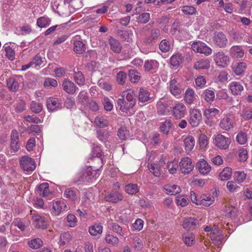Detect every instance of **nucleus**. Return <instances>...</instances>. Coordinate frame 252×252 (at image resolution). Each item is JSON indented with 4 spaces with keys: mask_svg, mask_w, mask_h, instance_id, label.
I'll return each instance as SVG.
<instances>
[{
    "mask_svg": "<svg viewBox=\"0 0 252 252\" xmlns=\"http://www.w3.org/2000/svg\"><path fill=\"white\" fill-rule=\"evenodd\" d=\"M10 148L13 152L18 151L20 147V143L18 132L16 130H13L10 135Z\"/></svg>",
    "mask_w": 252,
    "mask_h": 252,
    "instance_id": "obj_17",
    "label": "nucleus"
},
{
    "mask_svg": "<svg viewBox=\"0 0 252 252\" xmlns=\"http://www.w3.org/2000/svg\"><path fill=\"white\" fill-rule=\"evenodd\" d=\"M214 60L218 66L222 67H226L229 63V58L225 55L222 51L216 53Z\"/></svg>",
    "mask_w": 252,
    "mask_h": 252,
    "instance_id": "obj_14",
    "label": "nucleus"
},
{
    "mask_svg": "<svg viewBox=\"0 0 252 252\" xmlns=\"http://www.w3.org/2000/svg\"><path fill=\"white\" fill-rule=\"evenodd\" d=\"M22 77L19 76H14L7 80V87L12 92H17L20 86Z\"/></svg>",
    "mask_w": 252,
    "mask_h": 252,
    "instance_id": "obj_12",
    "label": "nucleus"
},
{
    "mask_svg": "<svg viewBox=\"0 0 252 252\" xmlns=\"http://www.w3.org/2000/svg\"><path fill=\"white\" fill-rule=\"evenodd\" d=\"M96 136L99 140L103 142L107 141L109 137V132L106 130L99 129L96 131Z\"/></svg>",
    "mask_w": 252,
    "mask_h": 252,
    "instance_id": "obj_45",
    "label": "nucleus"
},
{
    "mask_svg": "<svg viewBox=\"0 0 252 252\" xmlns=\"http://www.w3.org/2000/svg\"><path fill=\"white\" fill-rule=\"evenodd\" d=\"M214 202V198H212L210 195L202 194L200 197V205H203L205 206H209Z\"/></svg>",
    "mask_w": 252,
    "mask_h": 252,
    "instance_id": "obj_34",
    "label": "nucleus"
},
{
    "mask_svg": "<svg viewBox=\"0 0 252 252\" xmlns=\"http://www.w3.org/2000/svg\"><path fill=\"white\" fill-rule=\"evenodd\" d=\"M104 198L106 201L117 203L123 199L124 196L122 193L118 191H113L106 195Z\"/></svg>",
    "mask_w": 252,
    "mask_h": 252,
    "instance_id": "obj_21",
    "label": "nucleus"
},
{
    "mask_svg": "<svg viewBox=\"0 0 252 252\" xmlns=\"http://www.w3.org/2000/svg\"><path fill=\"white\" fill-rule=\"evenodd\" d=\"M234 118L232 115L229 114L225 116L220 120V126L225 130H230L234 127Z\"/></svg>",
    "mask_w": 252,
    "mask_h": 252,
    "instance_id": "obj_13",
    "label": "nucleus"
},
{
    "mask_svg": "<svg viewBox=\"0 0 252 252\" xmlns=\"http://www.w3.org/2000/svg\"><path fill=\"white\" fill-rule=\"evenodd\" d=\"M195 99V95L194 91L188 88L185 92L184 100L187 104L191 105Z\"/></svg>",
    "mask_w": 252,
    "mask_h": 252,
    "instance_id": "obj_33",
    "label": "nucleus"
},
{
    "mask_svg": "<svg viewBox=\"0 0 252 252\" xmlns=\"http://www.w3.org/2000/svg\"><path fill=\"white\" fill-rule=\"evenodd\" d=\"M128 76L130 81L133 83L137 82L141 78L140 73L134 69L129 70Z\"/></svg>",
    "mask_w": 252,
    "mask_h": 252,
    "instance_id": "obj_44",
    "label": "nucleus"
},
{
    "mask_svg": "<svg viewBox=\"0 0 252 252\" xmlns=\"http://www.w3.org/2000/svg\"><path fill=\"white\" fill-rule=\"evenodd\" d=\"M185 149L187 151H190L194 146V139L192 136H188L184 140Z\"/></svg>",
    "mask_w": 252,
    "mask_h": 252,
    "instance_id": "obj_42",
    "label": "nucleus"
},
{
    "mask_svg": "<svg viewBox=\"0 0 252 252\" xmlns=\"http://www.w3.org/2000/svg\"><path fill=\"white\" fill-rule=\"evenodd\" d=\"M189 122L192 127L197 126L202 122V115L197 109H190L189 111Z\"/></svg>",
    "mask_w": 252,
    "mask_h": 252,
    "instance_id": "obj_5",
    "label": "nucleus"
},
{
    "mask_svg": "<svg viewBox=\"0 0 252 252\" xmlns=\"http://www.w3.org/2000/svg\"><path fill=\"white\" fill-rule=\"evenodd\" d=\"M73 45V51L77 54L83 53L86 49V45L80 40L74 41Z\"/></svg>",
    "mask_w": 252,
    "mask_h": 252,
    "instance_id": "obj_32",
    "label": "nucleus"
},
{
    "mask_svg": "<svg viewBox=\"0 0 252 252\" xmlns=\"http://www.w3.org/2000/svg\"><path fill=\"white\" fill-rule=\"evenodd\" d=\"M229 55L233 58H242L244 55V50L240 45H234L229 49Z\"/></svg>",
    "mask_w": 252,
    "mask_h": 252,
    "instance_id": "obj_22",
    "label": "nucleus"
},
{
    "mask_svg": "<svg viewBox=\"0 0 252 252\" xmlns=\"http://www.w3.org/2000/svg\"><path fill=\"white\" fill-rule=\"evenodd\" d=\"M231 168L229 167H225L220 173L219 176L221 180H227L231 177Z\"/></svg>",
    "mask_w": 252,
    "mask_h": 252,
    "instance_id": "obj_50",
    "label": "nucleus"
},
{
    "mask_svg": "<svg viewBox=\"0 0 252 252\" xmlns=\"http://www.w3.org/2000/svg\"><path fill=\"white\" fill-rule=\"evenodd\" d=\"M150 93L146 90L141 88L139 91V100L142 102L148 101L150 99Z\"/></svg>",
    "mask_w": 252,
    "mask_h": 252,
    "instance_id": "obj_40",
    "label": "nucleus"
},
{
    "mask_svg": "<svg viewBox=\"0 0 252 252\" xmlns=\"http://www.w3.org/2000/svg\"><path fill=\"white\" fill-rule=\"evenodd\" d=\"M203 99L207 102L211 103L215 99V92L209 89H206L202 94Z\"/></svg>",
    "mask_w": 252,
    "mask_h": 252,
    "instance_id": "obj_36",
    "label": "nucleus"
},
{
    "mask_svg": "<svg viewBox=\"0 0 252 252\" xmlns=\"http://www.w3.org/2000/svg\"><path fill=\"white\" fill-rule=\"evenodd\" d=\"M170 93L174 96L179 95L182 91V86L175 78L171 79L169 82Z\"/></svg>",
    "mask_w": 252,
    "mask_h": 252,
    "instance_id": "obj_16",
    "label": "nucleus"
},
{
    "mask_svg": "<svg viewBox=\"0 0 252 252\" xmlns=\"http://www.w3.org/2000/svg\"><path fill=\"white\" fill-rule=\"evenodd\" d=\"M150 19V14L148 12H144L140 14L137 18L136 21L139 24H146Z\"/></svg>",
    "mask_w": 252,
    "mask_h": 252,
    "instance_id": "obj_47",
    "label": "nucleus"
},
{
    "mask_svg": "<svg viewBox=\"0 0 252 252\" xmlns=\"http://www.w3.org/2000/svg\"><path fill=\"white\" fill-rule=\"evenodd\" d=\"M182 12L188 15H193L196 13V8L192 6L185 5L183 6L182 8Z\"/></svg>",
    "mask_w": 252,
    "mask_h": 252,
    "instance_id": "obj_60",
    "label": "nucleus"
},
{
    "mask_svg": "<svg viewBox=\"0 0 252 252\" xmlns=\"http://www.w3.org/2000/svg\"><path fill=\"white\" fill-rule=\"evenodd\" d=\"M36 192L42 197H47L50 193L49 184L47 183L41 184L38 187Z\"/></svg>",
    "mask_w": 252,
    "mask_h": 252,
    "instance_id": "obj_30",
    "label": "nucleus"
},
{
    "mask_svg": "<svg viewBox=\"0 0 252 252\" xmlns=\"http://www.w3.org/2000/svg\"><path fill=\"white\" fill-rule=\"evenodd\" d=\"M231 143V139L221 134L217 135L215 138V144L216 146L220 149L225 150L227 149Z\"/></svg>",
    "mask_w": 252,
    "mask_h": 252,
    "instance_id": "obj_9",
    "label": "nucleus"
},
{
    "mask_svg": "<svg viewBox=\"0 0 252 252\" xmlns=\"http://www.w3.org/2000/svg\"><path fill=\"white\" fill-rule=\"evenodd\" d=\"M108 43L110 49L116 54H120L122 50V46L120 42L112 36L108 37Z\"/></svg>",
    "mask_w": 252,
    "mask_h": 252,
    "instance_id": "obj_23",
    "label": "nucleus"
},
{
    "mask_svg": "<svg viewBox=\"0 0 252 252\" xmlns=\"http://www.w3.org/2000/svg\"><path fill=\"white\" fill-rule=\"evenodd\" d=\"M92 153L94 156H95L90 158V160H94V158H100L103 163L102 157L103 156L101 147L98 146H94L93 148Z\"/></svg>",
    "mask_w": 252,
    "mask_h": 252,
    "instance_id": "obj_48",
    "label": "nucleus"
},
{
    "mask_svg": "<svg viewBox=\"0 0 252 252\" xmlns=\"http://www.w3.org/2000/svg\"><path fill=\"white\" fill-rule=\"evenodd\" d=\"M195 85L197 87L202 88L206 83L205 78L203 76H199L195 79Z\"/></svg>",
    "mask_w": 252,
    "mask_h": 252,
    "instance_id": "obj_63",
    "label": "nucleus"
},
{
    "mask_svg": "<svg viewBox=\"0 0 252 252\" xmlns=\"http://www.w3.org/2000/svg\"><path fill=\"white\" fill-rule=\"evenodd\" d=\"M32 220L35 227L38 228L46 229L49 225L48 218L36 213L32 214Z\"/></svg>",
    "mask_w": 252,
    "mask_h": 252,
    "instance_id": "obj_8",
    "label": "nucleus"
},
{
    "mask_svg": "<svg viewBox=\"0 0 252 252\" xmlns=\"http://www.w3.org/2000/svg\"><path fill=\"white\" fill-rule=\"evenodd\" d=\"M43 245V242L41 239L36 238L31 240L29 242V246L33 249H37Z\"/></svg>",
    "mask_w": 252,
    "mask_h": 252,
    "instance_id": "obj_57",
    "label": "nucleus"
},
{
    "mask_svg": "<svg viewBox=\"0 0 252 252\" xmlns=\"http://www.w3.org/2000/svg\"><path fill=\"white\" fill-rule=\"evenodd\" d=\"M105 240L109 245L112 246L117 245L119 242V240L117 237H115L111 234H108L106 235L105 238Z\"/></svg>",
    "mask_w": 252,
    "mask_h": 252,
    "instance_id": "obj_56",
    "label": "nucleus"
},
{
    "mask_svg": "<svg viewBox=\"0 0 252 252\" xmlns=\"http://www.w3.org/2000/svg\"><path fill=\"white\" fill-rule=\"evenodd\" d=\"M245 34L244 32L238 31H233L231 34L233 39L240 43L243 39Z\"/></svg>",
    "mask_w": 252,
    "mask_h": 252,
    "instance_id": "obj_53",
    "label": "nucleus"
},
{
    "mask_svg": "<svg viewBox=\"0 0 252 252\" xmlns=\"http://www.w3.org/2000/svg\"><path fill=\"white\" fill-rule=\"evenodd\" d=\"M210 238L216 245H220L222 243L223 235L220 230H212L210 233Z\"/></svg>",
    "mask_w": 252,
    "mask_h": 252,
    "instance_id": "obj_26",
    "label": "nucleus"
},
{
    "mask_svg": "<svg viewBox=\"0 0 252 252\" xmlns=\"http://www.w3.org/2000/svg\"><path fill=\"white\" fill-rule=\"evenodd\" d=\"M127 77V75L126 72L121 71L117 73L116 75L117 81L119 84L123 85Z\"/></svg>",
    "mask_w": 252,
    "mask_h": 252,
    "instance_id": "obj_58",
    "label": "nucleus"
},
{
    "mask_svg": "<svg viewBox=\"0 0 252 252\" xmlns=\"http://www.w3.org/2000/svg\"><path fill=\"white\" fill-rule=\"evenodd\" d=\"M160 31L158 28L152 29L149 34L146 35L145 42L147 45H153L160 38Z\"/></svg>",
    "mask_w": 252,
    "mask_h": 252,
    "instance_id": "obj_6",
    "label": "nucleus"
},
{
    "mask_svg": "<svg viewBox=\"0 0 252 252\" xmlns=\"http://www.w3.org/2000/svg\"><path fill=\"white\" fill-rule=\"evenodd\" d=\"M164 189L167 191V193L171 195H176L181 191L180 187L176 185H166Z\"/></svg>",
    "mask_w": 252,
    "mask_h": 252,
    "instance_id": "obj_35",
    "label": "nucleus"
},
{
    "mask_svg": "<svg viewBox=\"0 0 252 252\" xmlns=\"http://www.w3.org/2000/svg\"><path fill=\"white\" fill-rule=\"evenodd\" d=\"M73 77L75 82L80 86L85 84V77L83 73L78 68H75L73 69Z\"/></svg>",
    "mask_w": 252,
    "mask_h": 252,
    "instance_id": "obj_27",
    "label": "nucleus"
},
{
    "mask_svg": "<svg viewBox=\"0 0 252 252\" xmlns=\"http://www.w3.org/2000/svg\"><path fill=\"white\" fill-rule=\"evenodd\" d=\"M236 140L240 144H244L247 141V135L245 132L241 131L239 132L236 136Z\"/></svg>",
    "mask_w": 252,
    "mask_h": 252,
    "instance_id": "obj_59",
    "label": "nucleus"
},
{
    "mask_svg": "<svg viewBox=\"0 0 252 252\" xmlns=\"http://www.w3.org/2000/svg\"><path fill=\"white\" fill-rule=\"evenodd\" d=\"M135 93L132 90L123 92L120 98L117 101V108L122 112H126L132 109L136 104Z\"/></svg>",
    "mask_w": 252,
    "mask_h": 252,
    "instance_id": "obj_1",
    "label": "nucleus"
},
{
    "mask_svg": "<svg viewBox=\"0 0 252 252\" xmlns=\"http://www.w3.org/2000/svg\"><path fill=\"white\" fill-rule=\"evenodd\" d=\"M62 88L65 92L70 94H75L76 90L78 89L75 84L67 78L64 79L63 81Z\"/></svg>",
    "mask_w": 252,
    "mask_h": 252,
    "instance_id": "obj_18",
    "label": "nucleus"
},
{
    "mask_svg": "<svg viewBox=\"0 0 252 252\" xmlns=\"http://www.w3.org/2000/svg\"><path fill=\"white\" fill-rule=\"evenodd\" d=\"M199 223V220L194 218L189 217L186 218L183 221V227L187 230L194 229Z\"/></svg>",
    "mask_w": 252,
    "mask_h": 252,
    "instance_id": "obj_19",
    "label": "nucleus"
},
{
    "mask_svg": "<svg viewBox=\"0 0 252 252\" xmlns=\"http://www.w3.org/2000/svg\"><path fill=\"white\" fill-rule=\"evenodd\" d=\"M45 58H42L39 54H37L31 61L33 67H36L38 66H43L44 65Z\"/></svg>",
    "mask_w": 252,
    "mask_h": 252,
    "instance_id": "obj_46",
    "label": "nucleus"
},
{
    "mask_svg": "<svg viewBox=\"0 0 252 252\" xmlns=\"http://www.w3.org/2000/svg\"><path fill=\"white\" fill-rule=\"evenodd\" d=\"M47 109L49 112H53L63 108V101L60 98L50 97L46 101Z\"/></svg>",
    "mask_w": 252,
    "mask_h": 252,
    "instance_id": "obj_3",
    "label": "nucleus"
},
{
    "mask_svg": "<svg viewBox=\"0 0 252 252\" xmlns=\"http://www.w3.org/2000/svg\"><path fill=\"white\" fill-rule=\"evenodd\" d=\"M110 227L112 230L115 232L118 233L120 236H123L124 235V233L123 230V228L118 225L116 223H111L110 224Z\"/></svg>",
    "mask_w": 252,
    "mask_h": 252,
    "instance_id": "obj_62",
    "label": "nucleus"
},
{
    "mask_svg": "<svg viewBox=\"0 0 252 252\" xmlns=\"http://www.w3.org/2000/svg\"><path fill=\"white\" fill-rule=\"evenodd\" d=\"M89 232L92 236H98L99 237L102 232V226L101 225L95 224L89 228Z\"/></svg>",
    "mask_w": 252,
    "mask_h": 252,
    "instance_id": "obj_37",
    "label": "nucleus"
},
{
    "mask_svg": "<svg viewBox=\"0 0 252 252\" xmlns=\"http://www.w3.org/2000/svg\"><path fill=\"white\" fill-rule=\"evenodd\" d=\"M21 168L26 171H32L35 168L34 160L31 158L24 156L20 159Z\"/></svg>",
    "mask_w": 252,
    "mask_h": 252,
    "instance_id": "obj_10",
    "label": "nucleus"
},
{
    "mask_svg": "<svg viewBox=\"0 0 252 252\" xmlns=\"http://www.w3.org/2000/svg\"><path fill=\"white\" fill-rule=\"evenodd\" d=\"M66 207L63 201H58L53 204L52 209L56 213V215H59L62 211L65 210Z\"/></svg>",
    "mask_w": 252,
    "mask_h": 252,
    "instance_id": "obj_39",
    "label": "nucleus"
},
{
    "mask_svg": "<svg viewBox=\"0 0 252 252\" xmlns=\"http://www.w3.org/2000/svg\"><path fill=\"white\" fill-rule=\"evenodd\" d=\"M229 88L234 95H238L243 90V87L240 82L234 81L229 84Z\"/></svg>",
    "mask_w": 252,
    "mask_h": 252,
    "instance_id": "obj_31",
    "label": "nucleus"
},
{
    "mask_svg": "<svg viewBox=\"0 0 252 252\" xmlns=\"http://www.w3.org/2000/svg\"><path fill=\"white\" fill-rule=\"evenodd\" d=\"M213 40L215 46L220 48L226 47L228 42L226 35L221 32H215Z\"/></svg>",
    "mask_w": 252,
    "mask_h": 252,
    "instance_id": "obj_7",
    "label": "nucleus"
},
{
    "mask_svg": "<svg viewBox=\"0 0 252 252\" xmlns=\"http://www.w3.org/2000/svg\"><path fill=\"white\" fill-rule=\"evenodd\" d=\"M187 112V109L185 105L182 103L176 104L173 108V115L174 117L179 120L183 118Z\"/></svg>",
    "mask_w": 252,
    "mask_h": 252,
    "instance_id": "obj_15",
    "label": "nucleus"
},
{
    "mask_svg": "<svg viewBox=\"0 0 252 252\" xmlns=\"http://www.w3.org/2000/svg\"><path fill=\"white\" fill-rule=\"evenodd\" d=\"M172 125V121L170 120H166L164 122L161 123L159 127L161 132L165 134H168L171 126Z\"/></svg>",
    "mask_w": 252,
    "mask_h": 252,
    "instance_id": "obj_41",
    "label": "nucleus"
},
{
    "mask_svg": "<svg viewBox=\"0 0 252 252\" xmlns=\"http://www.w3.org/2000/svg\"><path fill=\"white\" fill-rule=\"evenodd\" d=\"M125 190L129 194H135L139 191L137 185L135 184H128L125 185Z\"/></svg>",
    "mask_w": 252,
    "mask_h": 252,
    "instance_id": "obj_43",
    "label": "nucleus"
},
{
    "mask_svg": "<svg viewBox=\"0 0 252 252\" xmlns=\"http://www.w3.org/2000/svg\"><path fill=\"white\" fill-rule=\"evenodd\" d=\"M246 68L247 64L244 62H238L232 65V68L237 75H243Z\"/></svg>",
    "mask_w": 252,
    "mask_h": 252,
    "instance_id": "obj_28",
    "label": "nucleus"
},
{
    "mask_svg": "<svg viewBox=\"0 0 252 252\" xmlns=\"http://www.w3.org/2000/svg\"><path fill=\"white\" fill-rule=\"evenodd\" d=\"M247 174L244 171H236L234 173V178L239 183L244 181Z\"/></svg>",
    "mask_w": 252,
    "mask_h": 252,
    "instance_id": "obj_61",
    "label": "nucleus"
},
{
    "mask_svg": "<svg viewBox=\"0 0 252 252\" xmlns=\"http://www.w3.org/2000/svg\"><path fill=\"white\" fill-rule=\"evenodd\" d=\"M159 48L162 52H168L170 48L169 42L166 39L162 40L159 44Z\"/></svg>",
    "mask_w": 252,
    "mask_h": 252,
    "instance_id": "obj_54",
    "label": "nucleus"
},
{
    "mask_svg": "<svg viewBox=\"0 0 252 252\" xmlns=\"http://www.w3.org/2000/svg\"><path fill=\"white\" fill-rule=\"evenodd\" d=\"M79 192L78 190L74 188H67L64 192V196L72 202L78 201Z\"/></svg>",
    "mask_w": 252,
    "mask_h": 252,
    "instance_id": "obj_20",
    "label": "nucleus"
},
{
    "mask_svg": "<svg viewBox=\"0 0 252 252\" xmlns=\"http://www.w3.org/2000/svg\"><path fill=\"white\" fill-rule=\"evenodd\" d=\"M158 68V63L156 60H147L145 61L144 65V70L146 72L155 73Z\"/></svg>",
    "mask_w": 252,
    "mask_h": 252,
    "instance_id": "obj_24",
    "label": "nucleus"
},
{
    "mask_svg": "<svg viewBox=\"0 0 252 252\" xmlns=\"http://www.w3.org/2000/svg\"><path fill=\"white\" fill-rule=\"evenodd\" d=\"M94 160L97 163L98 165H91L83 170L78 180L76 181L78 184L89 182L92 179L96 178L97 171L102 167V162L100 158H94Z\"/></svg>",
    "mask_w": 252,
    "mask_h": 252,
    "instance_id": "obj_2",
    "label": "nucleus"
},
{
    "mask_svg": "<svg viewBox=\"0 0 252 252\" xmlns=\"http://www.w3.org/2000/svg\"><path fill=\"white\" fill-rule=\"evenodd\" d=\"M191 49L196 53L204 54L206 56L211 55L212 51L205 43L200 41L193 42Z\"/></svg>",
    "mask_w": 252,
    "mask_h": 252,
    "instance_id": "obj_4",
    "label": "nucleus"
},
{
    "mask_svg": "<svg viewBox=\"0 0 252 252\" xmlns=\"http://www.w3.org/2000/svg\"><path fill=\"white\" fill-rule=\"evenodd\" d=\"M210 66V62L207 59H202L195 62L193 68L196 70L208 69Z\"/></svg>",
    "mask_w": 252,
    "mask_h": 252,
    "instance_id": "obj_29",
    "label": "nucleus"
},
{
    "mask_svg": "<svg viewBox=\"0 0 252 252\" xmlns=\"http://www.w3.org/2000/svg\"><path fill=\"white\" fill-rule=\"evenodd\" d=\"M196 167L199 172L203 175L207 174L211 169V166L203 159L197 163Z\"/></svg>",
    "mask_w": 252,
    "mask_h": 252,
    "instance_id": "obj_25",
    "label": "nucleus"
},
{
    "mask_svg": "<svg viewBox=\"0 0 252 252\" xmlns=\"http://www.w3.org/2000/svg\"><path fill=\"white\" fill-rule=\"evenodd\" d=\"M148 169L156 177H159L161 175L160 166L156 163H148Z\"/></svg>",
    "mask_w": 252,
    "mask_h": 252,
    "instance_id": "obj_38",
    "label": "nucleus"
},
{
    "mask_svg": "<svg viewBox=\"0 0 252 252\" xmlns=\"http://www.w3.org/2000/svg\"><path fill=\"white\" fill-rule=\"evenodd\" d=\"M57 85V81L53 78H46L44 82V86L46 88L55 87Z\"/></svg>",
    "mask_w": 252,
    "mask_h": 252,
    "instance_id": "obj_64",
    "label": "nucleus"
},
{
    "mask_svg": "<svg viewBox=\"0 0 252 252\" xmlns=\"http://www.w3.org/2000/svg\"><path fill=\"white\" fill-rule=\"evenodd\" d=\"M72 237L69 232H66L60 236V243L62 246L67 244L71 240Z\"/></svg>",
    "mask_w": 252,
    "mask_h": 252,
    "instance_id": "obj_49",
    "label": "nucleus"
},
{
    "mask_svg": "<svg viewBox=\"0 0 252 252\" xmlns=\"http://www.w3.org/2000/svg\"><path fill=\"white\" fill-rule=\"evenodd\" d=\"M30 108L32 112L39 113L43 109V105L41 103L33 101L31 102Z\"/></svg>",
    "mask_w": 252,
    "mask_h": 252,
    "instance_id": "obj_51",
    "label": "nucleus"
},
{
    "mask_svg": "<svg viewBox=\"0 0 252 252\" xmlns=\"http://www.w3.org/2000/svg\"><path fill=\"white\" fill-rule=\"evenodd\" d=\"M176 203L178 206L185 207L189 204V200L185 195H178L177 196Z\"/></svg>",
    "mask_w": 252,
    "mask_h": 252,
    "instance_id": "obj_52",
    "label": "nucleus"
},
{
    "mask_svg": "<svg viewBox=\"0 0 252 252\" xmlns=\"http://www.w3.org/2000/svg\"><path fill=\"white\" fill-rule=\"evenodd\" d=\"M118 136L122 140H126L129 135L128 131L125 127H121L118 131Z\"/></svg>",
    "mask_w": 252,
    "mask_h": 252,
    "instance_id": "obj_55",
    "label": "nucleus"
},
{
    "mask_svg": "<svg viewBox=\"0 0 252 252\" xmlns=\"http://www.w3.org/2000/svg\"><path fill=\"white\" fill-rule=\"evenodd\" d=\"M179 167L181 171L184 174H189L192 171L194 165L191 159L188 158H184L181 159L179 163Z\"/></svg>",
    "mask_w": 252,
    "mask_h": 252,
    "instance_id": "obj_11",
    "label": "nucleus"
}]
</instances>
